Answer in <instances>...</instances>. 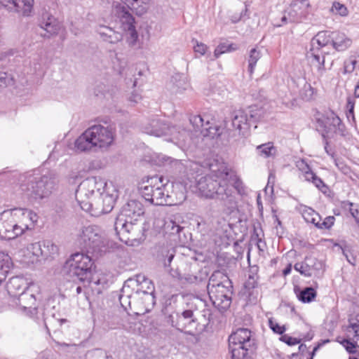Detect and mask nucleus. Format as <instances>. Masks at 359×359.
<instances>
[{
	"label": "nucleus",
	"instance_id": "de8ad7c7",
	"mask_svg": "<svg viewBox=\"0 0 359 359\" xmlns=\"http://www.w3.org/2000/svg\"><path fill=\"white\" fill-rule=\"evenodd\" d=\"M262 53L261 51L256 48H252L249 52V55L248 57V72L250 74H252L254 72L255 67L257 61L261 58Z\"/></svg>",
	"mask_w": 359,
	"mask_h": 359
},
{
	"label": "nucleus",
	"instance_id": "b1692460",
	"mask_svg": "<svg viewBox=\"0 0 359 359\" xmlns=\"http://www.w3.org/2000/svg\"><path fill=\"white\" fill-rule=\"evenodd\" d=\"M99 196L102 203V207L100 212L102 214L110 212L113 210L116 200L118 198V191L111 182L100 193Z\"/></svg>",
	"mask_w": 359,
	"mask_h": 359
},
{
	"label": "nucleus",
	"instance_id": "c85d7f7f",
	"mask_svg": "<svg viewBox=\"0 0 359 359\" xmlns=\"http://www.w3.org/2000/svg\"><path fill=\"white\" fill-rule=\"evenodd\" d=\"M93 194L86 187H83V182L79 185L75 196L81 208L86 212H90L93 208V203L90 201Z\"/></svg>",
	"mask_w": 359,
	"mask_h": 359
},
{
	"label": "nucleus",
	"instance_id": "09e8293b",
	"mask_svg": "<svg viewBox=\"0 0 359 359\" xmlns=\"http://www.w3.org/2000/svg\"><path fill=\"white\" fill-rule=\"evenodd\" d=\"M355 97L348 96L347 97V102H346V108H347V112L346 116L348 118H349L351 116L354 118V106H355V97H359V81L357 83V85L355 87V92H354Z\"/></svg>",
	"mask_w": 359,
	"mask_h": 359
},
{
	"label": "nucleus",
	"instance_id": "49530a36",
	"mask_svg": "<svg viewBox=\"0 0 359 359\" xmlns=\"http://www.w3.org/2000/svg\"><path fill=\"white\" fill-rule=\"evenodd\" d=\"M182 228L175 221L168 219L164 221L163 230L165 233L170 235H177Z\"/></svg>",
	"mask_w": 359,
	"mask_h": 359
},
{
	"label": "nucleus",
	"instance_id": "f704fd0d",
	"mask_svg": "<svg viewBox=\"0 0 359 359\" xmlns=\"http://www.w3.org/2000/svg\"><path fill=\"white\" fill-rule=\"evenodd\" d=\"M231 281L226 273L217 270L214 271L210 276L207 285V290L211 289L212 287L213 288L219 285H222L223 284H227L229 285V283Z\"/></svg>",
	"mask_w": 359,
	"mask_h": 359
},
{
	"label": "nucleus",
	"instance_id": "9b49d317",
	"mask_svg": "<svg viewBox=\"0 0 359 359\" xmlns=\"http://www.w3.org/2000/svg\"><path fill=\"white\" fill-rule=\"evenodd\" d=\"M313 43L320 47L331 46L335 50L344 51L351 47L352 40L344 32L335 31L319 32L313 38Z\"/></svg>",
	"mask_w": 359,
	"mask_h": 359
},
{
	"label": "nucleus",
	"instance_id": "4d7b16f0",
	"mask_svg": "<svg viewBox=\"0 0 359 359\" xmlns=\"http://www.w3.org/2000/svg\"><path fill=\"white\" fill-rule=\"evenodd\" d=\"M269 325L274 333L282 335L286 330L285 325H280L276 320H273L272 318L269 320Z\"/></svg>",
	"mask_w": 359,
	"mask_h": 359
},
{
	"label": "nucleus",
	"instance_id": "3c124183",
	"mask_svg": "<svg viewBox=\"0 0 359 359\" xmlns=\"http://www.w3.org/2000/svg\"><path fill=\"white\" fill-rule=\"evenodd\" d=\"M236 50L235 48H233V44H226V43H220L219 44L215 51H214V56L215 58H218L222 54L231 52L232 50Z\"/></svg>",
	"mask_w": 359,
	"mask_h": 359
},
{
	"label": "nucleus",
	"instance_id": "13d9d810",
	"mask_svg": "<svg viewBox=\"0 0 359 359\" xmlns=\"http://www.w3.org/2000/svg\"><path fill=\"white\" fill-rule=\"evenodd\" d=\"M280 340L290 346L299 344L302 341L301 339L294 338L288 334H283L280 337Z\"/></svg>",
	"mask_w": 359,
	"mask_h": 359
},
{
	"label": "nucleus",
	"instance_id": "c756f323",
	"mask_svg": "<svg viewBox=\"0 0 359 359\" xmlns=\"http://www.w3.org/2000/svg\"><path fill=\"white\" fill-rule=\"evenodd\" d=\"M320 47L317 43H313V39L311 41V48L307 53V57L311 60L312 65H316L318 70L325 69V55L321 50Z\"/></svg>",
	"mask_w": 359,
	"mask_h": 359
},
{
	"label": "nucleus",
	"instance_id": "1a4fd4ad",
	"mask_svg": "<svg viewBox=\"0 0 359 359\" xmlns=\"http://www.w3.org/2000/svg\"><path fill=\"white\" fill-rule=\"evenodd\" d=\"M255 339L247 328H239L229 337V348L231 359H245L248 351L255 346Z\"/></svg>",
	"mask_w": 359,
	"mask_h": 359
},
{
	"label": "nucleus",
	"instance_id": "774afa93",
	"mask_svg": "<svg viewBox=\"0 0 359 359\" xmlns=\"http://www.w3.org/2000/svg\"><path fill=\"white\" fill-rule=\"evenodd\" d=\"M346 351L350 353H355V348L357 347L354 341H351L348 339H344L342 342Z\"/></svg>",
	"mask_w": 359,
	"mask_h": 359
},
{
	"label": "nucleus",
	"instance_id": "a19ab883",
	"mask_svg": "<svg viewBox=\"0 0 359 359\" xmlns=\"http://www.w3.org/2000/svg\"><path fill=\"white\" fill-rule=\"evenodd\" d=\"M11 264V259L8 255L0 252V284L6 279Z\"/></svg>",
	"mask_w": 359,
	"mask_h": 359
},
{
	"label": "nucleus",
	"instance_id": "412c9836",
	"mask_svg": "<svg viewBox=\"0 0 359 359\" xmlns=\"http://www.w3.org/2000/svg\"><path fill=\"white\" fill-rule=\"evenodd\" d=\"M126 281L135 294H143L149 292L154 293V285L152 281L143 274H137Z\"/></svg>",
	"mask_w": 359,
	"mask_h": 359
},
{
	"label": "nucleus",
	"instance_id": "f8f14e48",
	"mask_svg": "<svg viewBox=\"0 0 359 359\" xmlns=\"http://www.w3.org/2000/svg\"><path fill=\"white\" fill-rule=\"evenodd\" d=\"M115 14L119 19L123 29L128 32L127 41L129 46H135L138 39V34L135 29V18L125 6L121 4L116 6Z\"/></svg>",
	"mask_w": 359,
	"mask_h": 359
},
{
	"label": "nucleus",
	"instance_id": "bb28decb",
	"mask_svg": "<svg viewBox=\"0 0 359 359\" xmlns=\"http://www.w3.org/2000/svg\"><path fill=\"white\" fill-rule=\"evenodd\" d=\"M94 142L90 130L88 128L75 141V148L79 151H96L97 147Z\"/></svg>",
	"mask_w": 359,
	"mask_h": 359
},
{
	"label": "nucleus",
	"instance_id": "20e7f679",
	"mask_svg": "<svg viewBox=\"0 0 359 359\" xmlns=\"http://www.w3.org/2000/svg\"><path fill=\"white\" fill-rule=\"evenodd\" d=\"M20 189L23 197L32 204L48 198L57 185L56 178L52 172L42 176L26 173L20 177Z\"/></svg>",
	"mask_w": 359,
	"mask_h": 359
},
{
	"label": "nucleus",
	"instance_id": "423d86ee",
	"mask_svg": "<svg viewBox=\"0 0 359 359\" xmlns=\"http://www.w3.org/2000/svg\"><path fill=\"white\" fill-rule=\"evenodd\" d=\"M93 265L91 257L83 252H76L65 262L62 273L68 280L85 283L90 278Z\"/></svg>",
	"mask_w": 359,
	"mask_h": 359
},
{
	"label": "nucleus",
	"instance_id": "72a5a7b5",
	"mask_svg": "<svg viewBox=\"0 0 359 359\" xmlns=\"http://www.w3.org/2000/svg\"><path fill=\"white\" fill-rule=\"evenodd\" d=\"M108 184L96 177H88L83 181V187L88 189L93 195L95 193L99 195L101 189H104Z\"/></svg>",
	"mask_w": 359,
	"mask_h": 359
},
{
	"label": "nucleus",
	"instance_id": "6e6552de",
	"mask_svg": "<svg viewBox=\"0 0 359 359\" xmlns=\"http://www.w3.org/2000/svg\"><path fill=\"white\" fill-rule=\"evenodd\" d=\"M162 256L165 257L163 259V265L166 267H170L169 273L172 277L181 281L182 283L198 284L206 280L208 273L206 271L200 270L196 274L191 273L187 271L190 268L189 265L186 262H182L180 267L173 269L171 266V262L175 255L174 252L168 250L165 255L162 252Z\"/></svg>",
	"mask_w": 359,
	"mask_h": 359
},
{
	"label": "nucleus",
	"instance_id": "39448f33",
	"mask_svg": "<svg viewBox=\"0 0 359 359\" xmlns=\"http://www.w3.org/2000/svg\"><path fill=\"white\" fill-rule=\"evenodd\" d=\"M144 133L156 137H165L180 147H184L189 142L191 137L189 130L181 125H171L166 121L156 117L149 120L142 126Z\"/></svg>",
	"mask_w": 359,
	"mask_h": 359
},
{
	"label": "nucleus",
	"instance_id": "4be33fe9",
	"mask_svg": "<svg viewBox=\"0 0 359 359\" xmlns=\"http://www.w3.org/2000/svg\"><path fill=\"white\" fill-rule=\"evenodd\" d=\"M156 304L154 293L146 292L143 294H134L133 304L135 314H144L151 310Z\"/></svg>",
	"mask_w": 359,
	"mask_h": 359
},
{
	"label": "nucleus",
	"instance_id": "a211bd4d",
	"mask_svg": "<svg viewBox=\"0 0 359 359\" xmlns=\"http://www.w3.org/2000/svg\"><path fill=\"white\" fill-rule=\"evenodd\" d=\"M11 211L14 219L17 222L20 234L22 235L25 230L31 229L37 222L38 216L32 210L27 208H13Z\"/></svg>",
	"mask_w": 359,
	"mask_h": 359
},
{
	"label": "nucleus",
	"instance_id": "7ed1b4c3",
	"mask_svg": "<svg viewBox=\"0 0 359 359\" xmlns=\"http://www.w3.org/2000/svg\"><path fill=\"white\" fill-rule=\"evenodd\" d=\"M143 214V205L138 201H129L122 207L114 222V229L120 241L133 245L134 241L139 240L142 228L137 221Z\"/></svg>",
	"mask_w": 359,
	"mask_h": 359
},
{
	"label": "nucleus",
	"instance_id": "2f4dec72",
	"mask_svg": "<svg viewBox=\"0 0 359 359\" xmlns=\"http://www.w3.org/2000/svg\"><path fill=\"white\" fill-rule=\"evenodd\" d=\"M151 0H128L126 2L127 8L135 13L137 15L141 16L146 13L150 6ZM126 8V6H125Z\"/></svg>",
	"mask_w": 359,
	"mask_h": 359
},
{
	"label": "nucleus",
	"instance_id": "c9c22d12",
	"mask_svg": "<svg viewBox=\"0 0 359 359\" xmlns=\"http://www.w3.org/2000/svg\"><path fill=\"white\" fill-rule=\"evenodd\" d=\"M27 80L25 78L17 81L11 74L5 72H0V88H1L9 86L17 88L19 85L25 86Z\"/></svg>",
	"mask_w": 359,
	"mask_h": 359
},
{
	"label": "nucleus",
	"instance_id": "69168bd1",
	"mask_svg": "<svg viewBox=\"0 0 359 359\" xmlns=\"http://www.w3.org/2000/svg\"><path fill=\"white\" fill-rule=\"evenodd\" d=\"M344 208L348 206L349 212L351 216L355 219L359 217V210L358 208H353V203L349 201L343 202Z\"/></svg>",
	"mask_w": 359,
	"mask_h": 359
},
{
	"label": "nucleus",
	"instance_id": "37998d69",
	"mask_svg": "<svg viewBox=\"0 0 359 359\" xmlns=\"http://www.w3.org/2000/svg\"><path fill=\"white\" fill-rule=\"evenodd\" d=\"M172 191L170 195L172 196L174 202L172 204H177L184 201L186 198L185 188L181 184H172Z\"/></svg>",
	"mask_w": 359,
	"mask_h": 359
},
{
	"label": "nucleus",
	"instance_id": "e433bc0d",
	"mask_svg": "<svg viewBox=\"0 0 359 359\" xmlns=\"http://www.w3.org/2000/svg\"><path fill=\"white\" fill-rule=\"evenodd\" d=\"M294 290L298 299L303 303L311 302L317 295L316 291L312 287H306L303 289L296 287Z\"/></svg>",
	"mask_w": 359,
	"mask_h": 359
},
{
	"label": "nucleus",
	"instance_id": "0eeeda50",
	"mask_svg": "<svg viewBox=\"0 0 359 359\" xmlns=\"http://www.w3.org/2000/svg\"><path fill=\"white\" fill-rule=\"evenodd\" d=\"M167 184L162 177H151L141 187L140 191L146 201L155 205H172V196L166 191Z\"/></svg>",
	"mask_w": 359,
	"mask_h": 359
},
{
	"label": "nucleus",
	"instance_id": "dca6fc26",
	"mask_svg": "<svg viewBox=\"0 0 359 359\" xmlns=\"http://www.w3.org/2000/svg\"><path fill=\"white\" fill-rule=\"evenodd\" d=\"M189 119L194 129L196 132L200 131L203 137L214 139L222 134V128L219 126H213L209 120H205L201 115H191Z\"/></svg>",
	"mask_w": 359,
	"mask_h": 359
},
{
	"label": "nucleus",
	"instance_id": "c03bdc74",
	"mask_svg": "<svg viewBox=\"0 0 359 359\" xmlns=\"http://www.w3.org/2000/svg\"><path fill=\"white\" fill-rule=\"evenodd\" d=\"M59 248L51 241H43V257L48 259V257L53 258L55 255H58Z\"/></svg>",
	"mask_w": 359,
	"mask_h": 359
},
{
	"label": "nucleus",
	"instance_id": "6ab92c4d",
	"mask_svg": "<svg viewBox=\"0 0 359 359\" xmlns=\"http://www.w3.org/2000/svg\"><path fill=\"white\" fill-rule=\"evenodd\" d=\"M294 269L302 275L310 277L313 275L318 276L323 269V264L314 257L306 256L304 261L297 262Z\"/></svg>",
	"mask_w": 359,
	"mask_h": 359
},
{
	"label": "nucleus",
	"instance_id": "0e129e2a",
	"mask_svg": "<svg viewBox=\"0 0 359 359\" xmlns=\"http://www.w3.org/2000/svg\"><path fill=\"white\" fill-rule=\"evenodd\" d=\"M110 36H108V39H105V41L110 43H116L120 41L122 39V36L120 33L114 31H109Z\"/></svg>",
	"mask_w": 359,
	"mask_h": 359
},
{
	"label": "nucleus",
	"instance_id": "4468645a",
	"mask_svg": "<svg viewBox=\"0 0 359 359\" xmlns=\"http://www.w3.org/2000/svg\"><path fill=\"white\" fill-rule=\"evenodd\" d=\"M19 229L11 209L0 213V238L14 239L21 235Z\"/></svg>",
	"mask_w": 359,
	"mask_h": 359
},
{
	"label": "nucleus",
	"instance_id": "a878e982",
	"mask_svg": "<svg viewBox=\"0 0 359 359\" xmlns=\"http://www.w3.org/2000/svg\"><path fill=\"white\" fill-rule=\"evenodd\" d=\"M303 217L306 222L313 224L320 229H330L335 221L334 216H328L324 219L323 222H320L321 218L319 214L311 208H308L304 211Z\"/></svg>",
	"mask_w": 359,
	"mask_h": 359
},
{
	"label": "nucleus",
	"instance_id": "052dcab7",
	"mask_svg": "<svg viewBox=\"0 0 359 359\" xmlns=\"http://www.w3.org/2000/svg\"><path fill=\"white\" fill-rule=\"evenodd\" d=\"M292 13H295V11H291L287 13L285 11L283 15L281 17V24H278L277 25V26H281L288 22H294L296 20V18L294 17V15L292 14Z\"/></svg>",
	"mask_w": 359,
	"mask_h": 359
},
{
	"label": "nucleus",
	"instance_id": "ddd939ff",
	"mask_svg": "<svg viewBox=\"0 0 359 359\" xmlns=\"http://www.w3.org/2000/svg\"><path fill=\"white\" fill-rule=\"evenodd\" d=\"M320 126L324 128L325 134L323 137L325 140L327 137L331 136L332 133L345 137L347 135L346 126L341 122L340 118L333 111L327 113L322 119L318 120Z\"/></svg>",
	"mask_w": 359,
	"mask_h": 359
},
{
	"label": "nucleus",
	"instance_id": "4c0bfd02",
	"mask_svg": "<svg viewBox=\"0 0 359 359\" xmlns=\"http://www.w3.org/2000/svg\"><path fill=\"white\" fill-rule=\"evenodd\" d=\"M84 287L91 290L93 294L98 295L102 293L104 289V283L98 277H95L91 274L90 278L83 283Z\"/></svg>",
	"mask_w": 359,
	"mask_h": 359
},
{
	"label": "nucleus",
	"instance_id": "393cba45",
	"mask_svg": "<svg viewBox=\"0 0 359 359\" xmlns=\"http://www.w3.org/2000/svg\"><path fill=\"white\" fill-rule=\"evenodd\" d=\"M0 4L10 11L29 16L32 11L34 0H0Z\"/></svg>",
	"mask_w": 359,
	"mask_h": 359
},
{
	"label": "nucleus",
	"instance_id": "9d476101",
	"mask_svg": "<svg viewBox=\"0 0 359 359\" xmlns=\"http://www.w3.org/2000/svg\"><path fill=\"white\" fill-rule=\"evenodd\" d=\"M77 241L83 250L92 254L102 252L107 244L101 230L95 226L84 227Z\"/></svg>",
	"mask_w": 359,
	"mask_h": 359
},
{
	"label": "nucleus",
	"instance_id": "7c9ffc66",
	"mask_svg": "<svg viewBox=\"0 0 359 359\" xmlns=\"http://www.w3.org/2000/svg\"><path fill=\"white\" fill-rule=\"evenodd\" d=\"M134 294L133 291L125 281L118 295L120 304L124 311L128 312L129 309H131V299H133Z\"/></svg>",
	"mask_w": 359,
	"mask_h": 359
},
{
	"label": "nucleus",
	"instance_id": "a18cd8bd",
	"mask_svg": "<svg viewBox=\"0 0 359 359\" xmlns=\"http://www.w3.org/2000/svg\"><path fill=\"white\" fill-rule=\"evenodd\" d=\"M257 151L260 156L264 158L275 156L277 151L272 142H267L257 146Z\"/></svg>",
	"mask_w": 359,
	"mask_h": 359
},
{
	"label": "nucleus",
	"instance_id": "f03ea898",
	"mask_svg": "<svg viewBox=\"0 0 359 359\" xmlns=\"http://www.w3.org/2000/svg\"><path fill=\"white\" fill-rule=\"evenodd\" d=\"M196 306L192 302H185L184 299L181 302H173L165 306L163 310L165 322L176 330L187 334L194 336L203 332L210 321L211 316L209 310L204 311L208 315L205 322H199L196 315Z\"/></svg>",
	"mask_w": 359,
	"mask_h": 359
},
{
	"label": "nucleus",
	"instance_id": "6e6d98bb",
	"mask_svg": "<svg viewBox=\"0 0 359 359\" xmlns=\"http://www.w3.org/2000/svg\"><path fill=\"white\" fill-rule=\"evenodd\" d=\"M331 11L342 17L348 15V11L345 5L340 4L339 2H334L331 8Z\"/></svg>",
	"mask_w": 359,
	"mask_h": 359
},
{
	"label": "nucleus",
	"instance_id": "8fccbe9b",
	"mask_svg": "<svg viewBox=\"0 0 359 359\" xmlns=\"http://www.w3.org/2000/svg\"><path fill=\"white\" fill-rule=\"evenodd\" d=\"M231 177L229 176L227 179V183L231 185L233 189L238 190V192H241V190L243 189V182L239 177H238L230 168Z\"/></svg>",
	"mask_w": 359,
	"mask_h": 359
},
{
	"label": "nucleus",
	"instance_id": "aec40b11",
	"mask_svg": "<svg viewBox=\"0 0 359 359\" xmlns=\"http://www.w3.org/2000/svg\"><path fill=\"white\" fill-rule=\"evenodd\" d=\"M35 285L31 284L25 291L18 296V305L22 311L32 316L36 313V297L33 292Z\"/></svg>",
	"mask_w": 359,
	"mask_h": 359
},
{
	"label": "nucleus",
	"instance_id": "ea45409f",
	"mask_svg": "<svg viewBox=\"0 0 359 359\" xmlns=\"http://www.w3.org/2000/svg\"><path fill=\"white\" fill-rule=\"evenodd\" d=\"M248 114V117L250 125L261 121L265 116V111L262 107L257 106H251L245 110Z\"/></svg>",
	"mask_w": 359,
	"mask_h": 359
},
{
	"label": "nucleus",
	"instance_id": "338daca9",
	"mask_svg": "<svg viewBox=\"0 0 359 359\" xmlns=\"http://www.w3.org/2000/svg\"><path fill=\"white\" fill-rule=\"evenodd\" d=\"M109 31H114L112 29L105 27V26H100V28L97 29L98 34L100 35L101 38L103 41H105V39H108V36H110L111 34H109Z\"/></svg>",
	"mask_w": 359,
	"mask_h": 359
},
{
	"label": "nucleus",
	"instance_id": "603ef678",
	"mask_svg": "<svg viewBox=\"0 0 359 359\" xmlns=\"http://www.w3.org/2000/svg\"><path fill=\"white\" fill-rule=\"evenodd\" d=\"M161 161L164 165H170L171 167H173L176 170L179 172H180L182 169V163L179 160L173 159L168 156H163Z\"/></svg>",
	"mask_w": 359,
	"mask_h": 359
},
{
	"label": "nucleus",
	"instance_id": "cd10ccee",
	"mask_svg": "<svg viewBox=\"0 0 359 359\" xmlns=\"http://www.w3.org/2000/svg\"><path fill=\"white\" fill-rule=\"evenodd\" d=\"M29 288L27 280L20 276L12 277L6 284L8 294L13 297H17L23 291Z\"/></svg>",
	"mask_w": 359,
	"mask_h": 359
},
{
	"label": "nucleus",
	"instance_id": "bf43d9fd",
	"mask_svg": "<svg viewBox=\"0 0 359 359\" xmlns=\"http://www.w3.org/2000/svg\"><path fill=\"white\" fill-rule=\"evenodd\" d=\"M337 168L344 175L351 173V168L344 162L339 158H334Z\"/></svg>",
	"mask_w": 359,
	"mask_h": 359
},
{
	"label": "nucleus",
	"instance_id": "79ce46f5",
	"mask_svg": "<svg viewBox=\"0 0 359 359\" xmlns=\"http://www.w3.org/2000/svg\"><path fill=\"white\" fill-rule=\"evenodd\" d=\"M222 297H215L211 299L213 305L217 308L220 311L227 310L231 304L232 294L227 295V293L222 294Z\"/></svg>",
	"mask_w": 359,
	"mask_h": 359
},
{
	"label": "nucleus",
	"instance_id": "58836bf2",
	"mask_svg": "<svg viewBox=\"0 0 359 359\" xmlns=\"http://www.w3.org/2000/svg\"><path fill=\"white\" fill-rule=\"evenodd\" d=\"M208 293L210 297V299H212L215 297H222V294H233V285L232 283H229V285L227 284H223L222 285H219L217 287H215L211 289L208 290Z\"/></svg>",
	"mask_w": 359,
	"mask_h": 359
},
{
	"label": "nucleus",
	"instance_id": "f3484780",
	"mask_svg": "<svg viewBox=\"0 0 359 359\" xmlns=\"http://www.w3.org/2000/svg\"><path fill=\"white\" fill-rule=\"evenodd\" d=\"M232 134L230 136L236 135L244 137L248 134L250 128L248 114L245 110L234 111L231 115Z\"/></svg>",
	"mask_w": 359,
	"mask_h": 359
},
{
	"label": "nucleus",
	"instance_id": "864d4df0",
	"mask_svg": "<svg viewBox=\"0 0 359 359\" xmlns=\"http://www.w3.org/2000/svg\"><path fill=\"white\" fill-rule=\"evenodd\" d=\"M27 250L36 257H43V242H37L29 245Z\"/></svg>",
	"mask_w": 359,
	"mask_h": 359
},
{
	"label": "nucleus",
	"instance_id": "e2e57ef3",
	"mask_svg": "<svg viewBox=\"0 0 359 359\" xmlns=\"http://www.w3.org/2000/svg\"><path fill=\"white\" fill-rule=\"evenodd\" d=\"M88 355L90 357L104 358L105 359H112V357L108 355L105 352L100 349H94L88 353Z\"/></svg>",
	"mask_w": 359,
	"mask_h": 359
},
{
	"label": "nucleus",
	"instance_id": "473e14b6",
	"mask_svg": "<svg viewBox=\"0 0 359 359\" xmlns=\"http://www.w3.org/2000/svg\"><path fill=\"white\" fill-rule=\"evenodd\" d=\"M304 180L311 182L316 188H318L323 194H326L329 191V187L325 182L313 172L310 168L309 170L302 173Z\"/></svg>",
	"mask_w": 359,
	"mask_h": 359
},
{
	"label": "nucleus",
	"instance_id": "5fc2aeb1",
	"mask_svg": "<svg viewBox=\"0 0 359 359\" xmlns=\"http://www.w3.org/2000/svg\"><path fill=\"white\" fill-rule=\"evenodd\" d=\"M257 286V276L255 274H249L248 278L245 283V288L248 295H252L251 290L255 289Z\"/></svg>",
	"mask_w": 359,
	"mask_h": 359
},
{
	"label": "nucleus",
	"instance_id": "680f3d73",
	"mask_svg": "<svg viewBox=\"0 0 359 359\" xmlns=\"http://www.w3.org/2000/svg\"><path fill=\"white\" fill-rule=\"evenodd\" d=\"M193 43H195L194 46V50L196 53H199L201 55H203L207 49L208 46L203 43H199L198 41H192Z\"/></svg>",
	"mask_w": 359,
	"mask_h": 359
},
{
	"label": "nucleus",
	"instance_id": "5701e85b",
	"mask_svg": "<svg viewBox=\"0 0 359 359\" xmlns=\"http://www.w3.org/2000/svg\"><path fill=\"white\" fill-rule=\"evenodd\" d=\"M39 26L45 31V33L40 34L44 38H50L51 36L57 34L60 30L57 19L48 11L42 13L39 21Z\"/></svg>",
	"mask_w": 359,
	"mask_h": 359
},
{
	"label": "nucleus",
	"instance_id": "f257e3e1",
	"mask_svg": "<svg viewBox=\"0 0 359 359\" xmlns=\"http://www.w3.org/2000/svg\"><path fill=\"white\" fill-rule=\"evenodd\" d=\"M210 173L200 177L196 181V189L205 197L216 198L235 204L233 188L227 183L229 176L231 177L230 168L224 162L215 161L210 164Z\"/></svg>",
	"mask_w": 359,
	"mask_h": 359
},
{
	"label": "nucleus",
	"instance_id": "2eb2a0df",
	"mask_svg": "<svg viewBox=\"0 0 359 359\" xmlns=\"http://www.w3.org/2000/svg\"><path fill=\"white\" fill-rule=\"evenodd\" d=\"M89 128L97 149H107L114 142L115 130L112 127L94 125Z\"/></svg>",
	"mask_w": 359,
	"mask_h": 359
}]
</instances>
